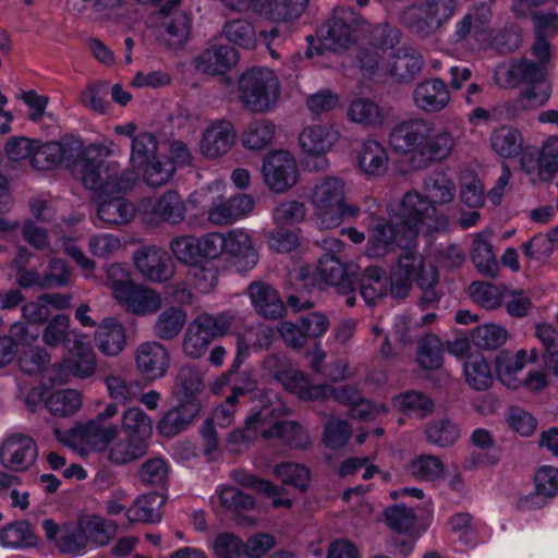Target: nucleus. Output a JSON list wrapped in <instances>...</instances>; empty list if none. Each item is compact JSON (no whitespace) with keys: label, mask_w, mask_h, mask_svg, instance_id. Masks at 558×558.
<instances>
[{"label":"nucleus","mask_w":558,"mask_h":558,"mask_svg":"<svg viewBox=\"0 0 558 558\" xmlns=\"http://www.w3.org/2000/svg\"><path fill=\"white\" fill-rule=\"evenodd\" d=\"M388 141L396 153L412 154V162L418 168H427L435 161L445 160L456 146L449 131L437 130L434 122L422 118L397 123L390 130Z\"/></svg>","instance_id":"obj_1"},{"label":"nucleus","mask_w":558,"mask_h":558,"mask_svg":"<svg viewBox=\"0 0 558 558\" xmlns=\"http://www.w3.org/2000/svg\"><path fill=\"white\" fill-rule=\"evenodd\" d=\"M544 77V64L526 59L515 61L510 65L499 64L494 70V80L500 87H514L520 83L530 85L520 92L513 102L507 106V110L512 111L513 116L521 110L541 107L549 99L551 89Z\"/></svg>","instance_id":"obj_2"},{"label":"nucleus","mask_w":558,"mask_h":558,"mask_svg":"<svg viewBox=\"0 0 558 558\" xmlns=\"http://www.w3.org/2000/svg\"><path fill=\"white\" fill-rule=\"evenodd\" d=\"M107 155L109 150L102 145L93 144L85 148L80 171L83 185L102 196L132 190L137 174L133 170L121 169L118 162H105L101 157Z\"/></svg>","instance_id":"obj_3"},{"label":"nucleus","mask_w":558,"mask_h":558,"mask_svg":"<svg viewBox=\"0 0 558 558\" xmlns=\"http://www.w3.org/2000/svg\"><path fill=\"white\" fill-rule=\"evenodd\" d=\"M345 183L338 177H325L313 187L311 202L316 223L320 229L339 227L344 220L360 215V207L345 201Z\"/></svg>","instance_id":"obj_4"},{"label":"nucleus","mask_w":558,"mask_h":558,"mask_svg":"<svg viewBox=\"0 0 558 558\" xmlns=\"http://www.w3.org/2000/svg\"><path fill=\"white\" fill-rule=\"evenodd\" d=\"M459 9V0H421L401 10L399 21L416 37L426 39L446 26Z\"/></svg>","instance_id":"obj_5"},{"label":"nucleus","mask_w":558,"mask_h":558,"mask_svg":"<svg viewBox=\"0 0 558 558\" xmlns=\"http://www.w3.org/2000/svg\"><path fill=\"white\" fill-rule=\"evenodd\" d=\"M238 96L246 110L265 113L275 108L279 100L280 82L272 70L254 66L240 75Z\"/></svg>","instance_id":"obj_6"},{"label":"nucleus","mask_w":558,"mask_h":558,"mask_svg":"<svg viewBox=\"0 0 558 558\" xmlns=\"http://www.w3.org/2000/svg\"><path fill=\"white\" fill-rule=\"evenodd\" d=\"M233 319L229 313L198 315L185 330L182 342L184 354L192 359L204 355L215 338L222 337L228 332Z\"/></svg>","instance_id":"obj_7"},{"label":"nucleus","mask_w":558,"mask_h":558,"mask_svg":"<svg viewBox=\"0 0 558 558\" xmlns=\"http://www.w3.org/2000/svg\"><path fill=\"white\" fill-rule=\"evenodd\" d=\"M265 399V408L269 413L266 428L263 429V438H276L294 448H305L310 444L306 432L294 421L281 420L288 415V408L275 401L276 393L271 391H255L253 398Z\"/></svg>","instance_id":"obj_8"},{"label":"nucleus","mask_w":558,"mask_h":558,"mask_svg":"<svg viewBox=\"0 0 558 558\" xmlns=\"http://www.w3.org/2000/svg\"><path fill=\"white\" fill-rule=\"evenodd\" d=\"M414 242V229H403L399 223L395 226L385 218H376L369 227L365 252L368 257L379 258L392 252L396 246L410 251Z\"/></svg>","instance_id":"obj_9"},{"label":"nucleus","mask_w":558,"mask_h":558,"mask_svg":"<svg viewBox=\"0 0 558 558\" xmlns=\"http://www.w3.org/2000/svg\"><path fill=\"white\" fill-rule=\"evenodd\" d=\"M436 207L433 203L416 191L407 192L400 203L399 216L401 221L398 222L403 229H414L415 239L417 238L420 226L426 225L430 230H441L448 225L446 218L434 220Z\"/></svg>","instance_id":"obj_10"},{"label":"nucleus","mask_w":558,"mask_h":558,"mask_svg":"<svg viewBox=\"0 0 558 558\" xmlns=\"http://www.w3.org/2000/svg\"><path fill=\"white\" fill-rule=\"evenodd\" d=\"M337 132L328 125H313L304 129L299 142L303 153L306 168L311 170H324L328 166L325 154L330 149L337 140Z\"/></svg>","instance_id":"obj_11"},{"label":"nucleus","mask_w":558,"mask_h":558,"mask_svg":"<svg viewBox=\"0 0 558 558\" xmlns=\"http://www.w3.org/2000/svg\"><path fill=\"white\" fill-rule=\"evenodd\" d=\"M263 174L268 187L282 193L298 181V166L294 157L286 150L270 153L263 162Z\"/></svg>","instance_id":"obj_12"},{"label":"nucleus","mask_w":558,"mask_h":558,"mask_svg":"<svg viewBox=\"0 0 558 558\" xmlns=\"http://www.w3.org/2000/svg\"><path fill=\"white\" fill-rule=\"evenodd\" d=\"M38 457L35 440L26 435L14 434L8 437L0 447V461L4 469L13 472L28 470Z\"/></svg>","instance_id":"obj_13"},{"label":"nucleus","mask_w":558,"mask_h":558,"mask_svg":"<svg viewBox=\"0 0 558 558\" xmlns=\"http://www.w3.org/2000/svg\"><path fill=\"white\" fill-rule=\"evenodd\" d=\"M492 17V4L489 2H481L471 7L454 24L451 41L460 44L469 37L475 40L486 38L489 34Z\"/></svg>","instance_id":"obj_14"},{"label":"nucleus","mask_w":558,"mask_h":558,"mask_svg":"<svg viewBox=\"0 0 558 558\" xmlns=\"http://www.w3.org/2000/svg\"><path fill=\"white\" fill-rule=\"evenodd\" d=\"M355 15L352 10L340 9L320 28L322 44L331 51L347 49L353 41Z\"/></svg>","instance_id":"obj_15"},{"label":"nucleus","mask_w":558,"mask_h":558,"mask_svg":"<svg viewBox=\"0 0 558 558\" xmlns=\"http://www.w3.org/2000/svg\"><path fill=\"white\" fill-rule=\"evenodd\" d=\"M238 51L228 45L215 44L195 56L191 64L196 72L207 75H221L238 62Z\"/></svg>","instance_id":"obj_16"},{"label":"nucleus","mask_w":558,"mask_h":558,"mask_svg":"<svg viewBox=\"0 0 558 558\" xmlns=\"http://www.w3.org/2000/svg\"><path fill=\"white\" fill-rule=\"evenodd\" d=\"M137 371L148 379L162 378L170 366V354L158 341L141 343L135 351Z\"/></svg>","instance_id":"obj_17"},{"label":"nucleus","mask_w":558,"mask_h":558,"mask_svg":"<svg viewBox=\"0 0 558 558\" xmlns=\"http://www.w3.org/2000/svg\"><path fill=\"white\" fill-rule=\"evenodd\" d=\"M57 435L59 432L57 430ZM118 427L114 424H101L94 420L86 424L78 425L68 432L66 437L58 438L68 444L76 445L77 442H86L97 451L107 450L109 444L117 437Z\"/></svg>","instance_id":"obj_18"},{"label":"nucleus","mask_w":558,"mask_h":558,"mask_svg":"<svg viewBox=\"0 0 558 558\" xmlns=\"http://www.w3.org/2000/svg\"><path fill=\"white\" fill-rule=\"evenodd\" d=\"M201 409L199 399L179 401L161 416L157 424L158 432L168 437L179 435L196 421Z\"/></svg>","instance_id":"obj_19"},{"label":"nucleus","mask_w":558,"mask_h":558,"mask_svg":"<svg viewBox=\"0 0 558 558\" xmlns=\"http://www.w3.org/2000/svg\"><path fill=\"white\" fill-rule=\"evenodd\" d=\"M133 260L143 277L150 281L162 282L173 275L167 253L159 247L143 246L134 252Z\"/></svg>","instance_id":"obj_20"},{"label":"nucleus","mask_w":558,"mask_h":558,"mask_svg":"<svg viewBox=\"0 0 558 558\" xmlns=\"http://www.w3.org/2000/svg\"><path fill=\"white\" fill-rule=\"evenodd\" d=\"M424 265L423 256L417 252L404 251L398 259V268L391 275L390 292L396 299H404L412 287L416 283Z\"/></svg>","instance_id":"obj_21"},{"label":"nucleus","mask_w":558,"mask_h":558,"mask_svg":"<svg viewBox=\"0 0 558 558\" xmlns=\"http://www.w3.org/2000/svg\"><path fill=\"white\" fill-rule=\"evenodd\" d=\"M275 339V331L268 326L247 327L236 335V354L229 375L238 372L243 361L250 355V349L266 350Z\"/></svg>","instance_id":"obj_22"},{"label":"nucleus","mask_w":558,"mask_h":558,"mask_svg":"<svg viewBox=\"0 0 558 558\" xmlns=\"http://www.w3.org/2000/svg\"><path fill=\"white\" fill-rule=\"evenodd\" d=\"M251 303L258 315L266 319H278L284 315L286 307L276 289L258 280L247 287Z\"/></svg>","instance_id":"obj_23"},{"label":"nucleus","mask_w":558,"mask_h":558,"mask_svg":"<svg viewBox=\"0 0 558 558\" xmlns=\"http://www.w3.org/2000/svg\"><path fill=\"white\" fill-rule=\"evenodd\" d=\"M235 142V132L228 121H217L210 124L203 133L201 153L208 159H216L226 155Z\"/></svg>","instance_id":"obj_24"},{"label":"nucleus","mask_w":558,"mask_h":558,"mask_svg":"<svg viewBox=\"0 0 558 558\" xmlns=\"http://www.w3.org/2000/svg\"><path fill=\"white\" fill-rule=\"evenodd\" d=\"M254 207V199L239 194L228 199L214 202L207 211V219L216 226L230 225L246 216Z\"/></svg>","instance_id":"obj_25"},{"label":"nucleus","mask_w":558,"mask_h":558,"mask_svg":"<svg viewBox=\"0 0 558 558\" xmlns=\"http://www.w3.org/2000/svg\"><path fill=\"white\" fill-rule=\"evenodd\" d=\"M413 98L416 107L425 112H439L451 99L447 84L440 78H429L417 84Z\"/></svg>","instance_id":"obj_26"},{"label":"nucleus","mask_w":558,"mask_h":558,"mask_svg":"<svg viewBox=\"0 0 558 558\" xmlns=\"http://www.w3.org/2000/svg\"><path fill=\"white\" fill-rule=\"evenodd\" d=\"M317 272L319 278L335 287L338 293L345 295L354 291L353 274L337 255L324 254L318 260Z\"/></svg>","instance_id":"obj_27"},{"label":"nucleus","mask_w":558,"mask_h":558,"mask_svg":"<svg viewBox=\"0 0 558 558\" xmlns=\"http://www.w3.org/2000/svg\"><path fill=\"white\" fill-rule=\"evenodd\" d=\"M117 302L137 316L151 315L161 307V298L156 291L134 283L121 291Z\"/></svg>","instance_id":"obj_28"},{"label":"nucleus","mask_w":558,"mask_h":558,"mask_svg":"<svg viewBox=\"0 0 558 558\" xmlns=\"http://www.w3.org/2000/svg\"><path fill=\"white\" fill-rule=\"evenodd\" d=\"M535 493L520 499L521 510L544 507L542 498H554L558 495V469L551 465L541 466L535 474Z\"/></svg>","instance_id":"obj_29"},{"label":"nucleus","mask_w":558,"mask_h":558,"mask_svg":"<svg viewBox=\"0 0 558 558\" xmlns=\"http://www.w3.org/2000/svg\"><path fill=\"white\" fill-rule=\"evenodd\" d=\"M258 398L260 399V405L258 409H253L252 414L245 420L244 427L235 429L229 435L228 446L230 450L240 451L252 444L258 435L263 437V429L266 428V421L270 412L265 408V399Z\"/></svg>","instance_id":"obj_30"},{"label":"nucleus","mask_w":558,"mask_h":558,"mask_svg":"<svg viewBox=\"0 0 558 558\" xmlns=\"http://www.w3.org/2000/svg\"><path fill=\"white\" fill-rule=\"evenodd\" d=\"M96 367L97 359L95 353L71 356L53 366V375L50 377V380L53 385H64L70 381L71 377L89 378L95 374Z\"/></svg>","instance_id":"obj_31"},{"label":"nucleus","mask_w":558,"mask_h":558,"mask_svg":"<svg viewBox=\"0 0 558 558\" xmlns=\"http://www.w3.org/2000/svg\"><path fill=\"white\" fill-rule=\"evenodd\" d=\"M225 253L236 258L243 270L252 269L258 260V254L253 246L251 235L242 229H233L225 234Z\"/></svg>","instance_id":"obj_32"},{"label":"nucleus","mask_w":558,"mask_h":558,"mask_svg":"<svg viewBox=\"0 0 558 558\" xmlns=\"http://www.w3.org/2000/svg\"><path fill=\"white\" fill-rule=\"evenodd\" d=\"M97 349L106 356H117L125 347V329L117 319L105 318L95 331Z\"/></svg>","instance_id":"obj_33"},{"label":"nucleus","mask_w":558,"mask_h":558,"mask_svg":"<svg viewBox=\"0 0 558 558\" xmlns=\"http://www.w3.org/2000/svg\"><path fill=\"white\" fill-rule=\"evenodd\" d=\"M422 65L423 61L418 53L402 48L390 54L385 74H389L398 82H409L421 72Z\"/></svg>","instance_id":"obj_34"},{"label":"nucleus","mask_w":558,"mask_h":558,"mask_svg":"<svg viewBox=\"0 0 558 558\" xmlns=\"http://www.w3.org/2000/svg\"><path fill=\"white\" fill-rule=\"evenodd\" d=\"M165 497L158 493H148L135 499L125 515L129 522L158 523L162 518L161 507Z\"/></svg>","instance_id":"obj_35"},{"label":"nucleus","mask_w":558,"mask_h":558,"mask_svg":"<svg viewBox=\"0 0 558 558\" xmlns=\"http://www.w3.org/2000/svg\"><path fill=\"white\" fill-rule=\"evenodd\" d=\"M348 119L366 129L380 126L385 121L383 108L374 100L365 97L353 99L347 109Z\"/></svg>","instance_id":"obj_36"},{"label":"nucleus","mask_w":558,"mask_h":558,"mask_svg":"<svg viewBox=\"0 0 558 558\" xmlns=\"http://www.w3.org/2000/svg\"><path fill=\"white\" fill-rule=\"evenodd\" d=\"M471 260L478 272L488 278H495L499 271L498 262L489 239L483 233H476L470 248Z\"/></svg>","instance_id":"obj_37"},{"label":"nucleus","mask_w":558,"mask_h":558,"mask_svg":"<svg viewBox=\"0 0 558 558\" xmlns=\"http://www.w3.org/2000/svg\"><path fill=\"white\" fill-rule=\"evenodd\" d=\"M134 216L135 207L123 197L102 199L97 206V217L107 227L128 225Z\"/></svg>","instance_id":"obj_38"},{"label":"nucleus","mask_w":558,"mask_h":558,"mask_svg":"<svg viewBox=\"0 0 558 558\" xmlns=\"http://www.w3.org/2000/svg\"><path fill=\"white\" fill-rule=\"evenodd\" d=\"M147 449V441L126 437L108 446L106 457L110 463L121 466L144 457Z\"/></svg>","instance_id":"obj_39"},{"label":"nucleus","mask_w":558,"mask_h":558,"mask_svg":"<svg viewBox=\"0 0 558 558\" xmlns=\"http://www.w3.org/2000/svg\"><path fill=\"white\" fill-rule=\"evenodd\" d=\"M185 323V311L177 306H170L157 316L153 331L158 339L166 341L173 340L180 335Z\"/></svg>","instance_id":"obj_40"},{"label":"nucleus","mask_w":558,"mask_h":558,"mask_svg":"<svg viewBox=\"0 0 558 558\" xmlns=\"http://www.w3.org/2000/svg\"><path fill=\"white\" fill-rule=\"evenodd\" d=\"M388 154L385 147L375 140L363 143L359 163L361 169L369 175H381L388 169Z\"/></svg>","instance_id":"obj_41"},{"label":"nucleus","mask_w":558,"mask_h":558,"mask_svg":"<svg viewBox=\"0 0 558 558\" xmlns=\"http://www.w3.org/2000/svg\"><path fill=\"white\" fill-rule=\"evenodd\" d=\"M526 351L519 350L515 354L502 351L495 360V371L498 379L508 388L515 389L518 381L515 374L526 364Z\"/></svg>","instance_id":"obj_42"},{"label":"nucleus","mask_w":558,"mask_h":558,"mask_svg":"<svg viewBox=\"0 0 558 558\" xmlns=\"http://www.w3.org/2000/svg\"><path fill=\"white\" fill-rule=\"evenodd\" d=\"M387 284L388 279L383 268L367 267L359 279L360 294L366 304L374 305L379 298L386 294Z\"/></svg>","instance_id":"obj_43"},{"label":"nucleus","mask_w":558,"mask_h":558,"mask_svg":"<svg viewBox=\"0 0 558 558\" xmlns=\"http://www.w3.org/2000/svg\"><path fill=\"white\" fill-rule=\"evenodd\" d=\"M218 498L225 510L239 517L238 522L240 524L252 522L247 517H241L243 512L254 509L255 501L252 496L243 493L238 487L226 486L218 492Z\"/></svg>","instance_id":"obj_44"},{"label":"nucleus","mask_w":558,"mask_h":558,"mask_svg":"<svg viewBox=\"0 0 558 558\" xmlns=\"http://www.w3.org/2000/svg\"><path fill=\"white\" fill-rule=\"evenodd\" d=\"M492 149L501 157H517L523 146V137L519 130L502 125L490 135Z\"/></svg>","instance_id":"obj_45"},{"label":"nucleus","mask_w":558,"mask_h":558,"mask_svg":"<svg viewBox=\"0 0 558 558\" xmlns=\"http://www.w3.org/2000/svg\"><path fill=\"white\" fill-rule=\"evenodd\" d=\"M0 543L11 548L33 547L38 544V537L28 521L13 522L0 530Z\"/></svg>","instance_id":"obj_46"},{"label":"nucleus","mask_w":558,"mask_h":558,"mask_svg":"<svg viewBox=\"0 0 558 558\" xmlns=\"http://www.w3.org/2000/svg\"><path fill=\"white\" fill-rule=\"evenodd\" d=\"M424 191L433 205L435 204H449L456 196L454 182L444 172H434L429 174L423 184Z\"/></svg>","instance_id":"obj_47"},{"label":"nucleus","mask_w":558,"mask_h":558,"mask_svg":"<svg viewBox=\"0 0 558 558\" xmlns=\"http://www.w3.org/2000/svg\"><path fill=\"white\" fill-rule=\"evenodd\" d=\"M162 25L165 27L163 40L169 48H180L189 39L191 16L186 12H174L163 21Z\"/></svg>","instance_id":"obj_48"},{"label":"nucleus","mask_w":558,"mask_h":558,"mask_svg":"<svg viewBox=\"0 0 558 558\" xmlns=\"http://www.w3.org/2000/svg\"><path fill=\"white\" fill-rule=\"evenodd\" d=\"M276 126L266 119H256L248 123L242 134V144L252 150H260L271 144Z\"/></svg>","instance_id":"obj_49"},{"label":"nucleus","mask_w":558,"mask_h":558,"mask_svg":"<svg viewBox=\"0 0 558 558\" xmlns=\"http://www.w3.org/2000/svg\"><path fill=\"white\" fill-rule=\"evenodd\" d=\"M121 422L123 430L130 438L147 441V438L151 435L153 422L141 408L131 407L125 410Z\"/></svg>","instance_id":"obj_50"},{"label":"nucleus","mask_w":558,"mask_h":558,"mask_svg":"<svg viewBox=\"0 0 558 558\" xmlns=\"http://www.w3.org/2000/svg\"><path fill=\"white\" fill-rule=\"evenodd\" d=\"M392 405L400 412L415 414L418 417H425L434 411L433 400L415 390H409L393 397Z\"/></svg>","instance_id":"obj_51"},{"label":"nucleus","mask_w":558,"mask_h":558,"mask_svg":"<svg viewBox=\"0 0 558 558\" xmlns=\"http://www.w3.org/2000/svg\"><path fill=\"white\" fill-rule=\"evenodd\" d=\"M104 383L111 399L119 403H130L136 400L142 391L138 380H126L124 377L110 374L104 377Z\"/></svg>","instance_id":"obj_52"},{"label":"nucleus","mask_w":558,"mask_h":558,"mask_svg":"<svg viewBox=\"0 0 558 558\" xmlns=\"http://www.w3.org/2000/svg\"><path fill=\"white\" fill-rule=\"evenodd\" d=\"M223 35L228 41L244 48L254 49L257 43L253 24L243 19L229 21L223 26Z\"/></svg>","instance_id":"obj_53"},{"label":"nucleus","mask_w":558,"mask_h":558,"mask_svg":"<svg viewBox=\"0 0 558 558\" xmlns=\"http://www.w3.org/2000/svg\"><path fill=\"white\" fill-rule=\"evenodd\" d=\"M156 136L149 132L138 133L131 143L130 162L134 168H143L156 158Z\"/></svg>","instance_id":"obj_54"},{"label":"nucleus","mask_w":558,"mask_h":558,"mask_svg":"<svg viewBox=\"0 0 558 558\" xmlns=\"http://www.w3.org/2000/svg\"><path fill=\"white\" fill-rule=\"evenodd\" d=\"M425 435L429 442L446 448L452 446L459 439L460 429L452 421L438 418L427 424Z\"/></svg>","instance_id":"obj_55"},{"label":"nucleus","mask_w":558,"mask_h":558,"mask_svg":"<svg viewBox=\"0 0 558 558\" xmlns=\"http://www.w3.org/2000/svg\"><path fill=\"white\" fill-rule=\"evenodd\" d=\"M468 384L475 390L487 389L492 381V372L488 363L481 355H470L463 365Z\"/></svg>","instance_id":"obj_56"},{"label":"nucleus","mask_w":558,"mask_h":558,"mask_svg":"<svg viewBox=\"0 0 558 558\" xmlns=\"http://www.w3.org/2000/svg\"><path fill=\"white\" fill-rule=\"evenodd\" d=\"M154 214L162 221L179 223L185 217V206L177 192L169 191L157 201Z\"/></svg>","instance_id":"obj_57"},{"label":"nucleus","mask_w":558,"mask_h":558,"mask_svg":"<svg viewBox=\"0 0 558 558\" xmlns=\"http://www.w3.org/2000/svg\"><path fill=\"white\" fill-rule=\"evenodd\" d=\"M81 395L74 389L56 391L46 400V407L56 416L72 415L81 408Z\"/></svg>","instance_id":"obj_58"},{"label":"nucleus","mask_w":558,"mask_h":558,"mask_svg":"<svg viewBox=\"0 0 558 558\" xmlns=\"http://www.w3.org/2000/svg\"><path fill=\"white\" fill-rule=\"evenodd\" d=\"M508 338L507 330L496 324H485L476 327L471 335V340L480 349L496 350L500 348Z\"/></svg>","instance_id":"obj_59"},{"label":"nucleus","mask_w":558,"mask_h":558,"mask_svg":"<svg viewBox=\"0 0 558 558\" xmlns=\"http://www.w3.org/2000/svg\"><path fill=\"white\" fill-rule=\"evenodd\" d=\"M88 543V536L84 531L83 524H64L62 536H59L57 548L62 554L76 555L85 549Z\"/></svg>","instance_id":"obj_60"},{"label":"nucleus","mask_w":558,"mask_h":558,"mask_svg":"<svg viewBox=\"0 0 558 558\" xmlns=\"http://www.w3.org/2000/svg\"><path fill=\"white\" fill-rule=\"evenodd\" d=\"M460 199L470 208H480L485 203V190L480 178L473 172H465L460 179Z\"/></svg>","instance_id":"obj_61"},{"label":"nucleus","mask_w":558,"mask_h":558,"mask_svg":"<svg viewBox=\"0 0 558 558\" xmlns=\"http://www.w3.org/2000/svg\"><path fill=\"white\" fill-rule=\"evenodd\" d=\"M417 362L425 369H437L442 365V343L435 335H427L420 341Z\"/></svg>","instance_id":"obj_62"},{"label":"nucleus","mask_w":558,"mask_h":558,"mask_svg":"<svg viewBox=\"0 0 558 558\" xmlns=\"http://www.w3.org/2000/svg\"><path fill=\"white\" fill-rule=\"evenodd\" d=\"M203 386L199 373L192 366H182L177 375L175 393L179 401L198 399Z\"/></svg>","instance_id":"obj_63"},{"label":"nucleus","mask_w":558,"mask_h":558,"mask_svg":"<svg viewBox=\"0 0 558 558\" xmlns=\"http://www.w3.org/2000/svg\"><path fill=\"white\" fill-rule=\"evenodd\" d=\"M386 524L397 533L410 531L416 522V513L403 504L392 505L384 511Z\"/></svg>","instance_id":"obj_64"}]
</instances>
